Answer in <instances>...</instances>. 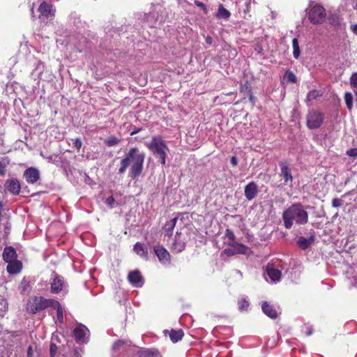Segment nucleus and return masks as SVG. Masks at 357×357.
Returning a JSON list of instances; mask_svg holds the SVG:
<instances>
[{"label":"nucleus","mask_w":357,"mask_h":357,"mask_svg":"<svg viewBox=\"0 0 357 357\" xmlns=\"http://www.w3.org/2000/svg\"><path fill=\"white\" fill-rule=\"evenodd\" d=\"M145 154L140 152L137 148H132L126 153V157L121 161L119 174H123L131 164L129 171L130 176L135 178L138 177L143 169Z\"/></svg>","instance_id":"nucleus-1"},{"label":"nucleus","mask_w":357,"mask_h":357,"mask_svg":"<svg viewBox=\"0 0 357 357\" xmlns=\"http://www.w3.org/2000/svg\"><path fill=\"white\" fill-rule=\"evenodd\" d=\"M282 220L286 229L292 227L294 223L305 225L308 221V213L299 203L294 204L282 213Z\"/></svg>","instance_id":"nucleus-2"},{"label":"nucleus","mask_w":357,"mask_h":357,"mask_svg":"<svg viewBox=\"0 0 357 357\" xmlns=\"http://www.w3.org/2000/svg\"><path fill=\"white\" fill-rule=\"evenodd\" d=\"M147 147L155 155L160 158V162L165 164V158L168 147L160 137H153L150 142L146 143Z\"/></svg>","instance_id":"nucleus-3"},{"label":"nucleus","mask_w":357,"mask_h":357,"mask_svg":"<svg viewBox=\"0 0 357 357\" xmlns=\"http://www.w3.org/2000/svg\"><path fill=\"white\" fill-rule=\"evenodd\" d=\"M53 299H46L41 296L30 298L26 304V310L29 312L35 314L49 307Z\"/></svg>","instance_id":"nucleus-4"},{"label":"nucleus","mask_w":357,"mask_h":357,"mask_svg":"<svg viewBox=\"0 0 357 357\" xmlns=\"http://www.w3.org/2000/svg\"><path fill=\"white\" fill-rule=\"evenodd\" d=\"M309 19L313 24H321L326 19L325 9L320 5L313 6L309 11Z\"/></svg>","instance_id":"nucleus-5"},{"label":"nucleus","mask_w":357,"mask_h":357,"mask_svg":"<svg viewBox=\"0 0 357 357\" xmlns=\"http://www.w3.org/2000/svg\"><path fill=\"white\" fill-rule=\"evenodd\" d=\"M324 121L322 113L312 110L309 112L307 116V126L310 129H316L321 126Z\"/></svg>","instance_id":"nucleus-6"},{"label":"nucleus","mask_w":357,"mask_h":357,"mask_svg":"<svg viewBox=\"0 0 357 357\" xmlns=\"http://www.w3.org/2000/svg\"><path fill=\"white\" fill-rule=\"evenodd\" d=\"M38 11L40 13L39 18L43 22L52 18L54 15L52 6L46 2H43L40 5Z\"/></svg>","instance_id":"nucleus-7"},{"label":"nucleus","mask_w":357,"mask_h":357,"mask_svg":"<svg viewBox=\"0 0 357 357\" xmlns=\"http://www.w3.org/2000/svg\"><path fill=\"white\" fill-rule=\"evenodd\" d=\"M186 242V236L181 232H176V235L172 242V248L176 252H180L184 250Z\"/></svg>","instance_id":"nucleus-8"},{"label":"nucleus","mask_w":357,"mask_h":357,"mask_svg":"<svg viewBox=\"0 0 357 357\" xmlns=\"http://www.w3.org/2000/svg\"><path fill=\"white\" fill-rule=\"evenodd\" d=\"M74 336L78 342H86L89 339V331L84 325H79L74 329Z\"/></svg>","instance_id":"nucleus-9"},{"label":"nucleus","mask_w":357,"mask_h":357,"mask_svg":"<svg viewBox=\"0 0 357 357\" xmlns=\"http://www.w3.org/2000/svg\"><path fill=\"white\" fill-rule=\"evenodd\" d=\"M128 279L130 283L135 287H141L144 284V280L141 273L137 270L130 272Z\"/></svg>","instance_id":"nucleus-10"},{"label":"nucleus","mask_w":357,"mask_h":357,"mask_svg":"<svg viewBox=\"0 0 357 357\" xmlns=\"http://www.w3.org/2000/svg\"><path fill=\"white\" fill-rule=\"evenodd\" d=\"M266 273L271 282H277L280 280L281 271L273 264H268Z\"/></svg>","instance_id":"nucleus-11"},{"label":"nucleus","mask_w":357,"mask_h":357,"mask_svg":"<svg viewBox=\"0 0 357 357\" xmlns=\"http://www.w3.org/2000/svg\"><path fill=\"white\" fill-rule=\"evenodd\" d=\"M154 252L159 261L163 264H168L170 262V255L167 250L162 246H155Z\"/></svg>","instance_id":"nucleus-12"},{"label":"nucleus","mask_w":357,"mask_h":357,"mask_svg":"<svg viewBox=\"0 0 357 357\" xmlns=\"http://www.w3.org/2000/svg\"><path fill=\"white\" fill-rule=\"evenodd\" d=\"M24 176L27 183H35L40 178V172L39 171L33 167H29L25 170L24 173Z\"/></svg>","instance_id":"nucleus-13"},{"label":"nucleus","mask_w":357,"mask_h":357,"mask_svg":"<svg viewBox=\"0 0 357 357\" xmlns=\"http://www.w3.org/2000/svg\"><path fill=\"white\" fill-rule=\"evenodd\" d=\"M51 291L54 294H58L61 292L66 286L63 278L61 276H55L50 282Z\"/></svg>","instance_id":"nucleus-14"},{"label":"nucleus","mask_w":357,"mask_h":357,"mask_svg":"<svg viewBox=\"0 0 357 357\" xmlns=\"http://www.w3.org/2000/svg\"><path fill=\"white\" fill-rule=\"evenodd\" d=\"M261 308L263 312L271 319H275L278 316V312L276 309L270 303L264 301L261 304Z\"/></svg>","instance_id":"nucleus-15"},{"label":"nucleus","mask_w":357,"mask_h":357,"mask_svg":"<svg viewBox=\"0 0 357 357\" xmlns=\"http://www.w3.org/2000/svg\"><path fill=\"white\" fill-rule=\"evenodd\" d=\"M257 192V185L254 182L248 183L245 188V196L248 200L253 199Z\"/></svg>","instance_id":"nucleus-16"},{"label":"nucleus","mask_w":357,"mask_h":357,"mask_svg":"<svg viewBox=\"0 0 357 357\" xmlns=\"http://www.w3.org/2000/svg\"><path fill=\"white\" fill-rule=\"evenodd\" d=\"M3 258L7 263L13 262L17 260V253L15 249L12 247L5 248L3 252Z\"/></svg>","instance_id":"nucleus-17"},{"label":"nucleus","mask_w":357,"mask_h":357,"mask_svg":"<svg viewBox=\"0 0 357 357\" xmlns=\"http://www.w3.org/2000/svg\"><path fill=\"white\" fill-rule=\"evenodd\" d=\"M7 189L13 195H17L20 192V184L17 179H10L6 183Z\"/></svg>","instance_id":"nucleus-18"},{"label":"nucleus","mask_w":357,"mask_h":357,"mask_svg":"<svg viewBox=\"0 0 357 357\" xmlns=\"http://www.w3.org/2000/svg\"><path fill=\"white\" fill-rule=\"evenodd\" d=\"M133 250L135 252V253L138 255L140 257L146 260L149 259L148 250L144 244L137 242L134 245Z\"/></svg>","instance_id":"nucleus-19"},{"label":"nucleus","mask_w":357,"mask_h":357,"mask_svg":"<svg viewBox=\"0 0 357 357\" xmlns=\"http://www.w3.org/2000/svg\"><path fill=\"white\" fill-rule=\"evenodd\" d=\"M22 269V263L18 261H13V262H8L6 268L7 271L10 274H17Z\"/></svg>","instance_id":"nucleus-20"},{"label":"nucleus","mask_w":357,"mask_h":357,"mask_svg":"<svg viewBox=\"0 0 357 357\" xmlns=\"http://www.w3.org/2000/svg\"><path fill=\"white\" fill-rule=\"evenodd\" d=\"M281 167V176L283 177L284 180V183L288 184L289 183H291L293 181V177L291 173L289 171V168L287 165L284 163L280 164Z\"/></svg>","instance_id":"nucleus-21"},{"label":"nucleus","mask_w":357,"mask_h":357,"mask_svg":"<svg viewBox=\"0 0 357 357\" xmlns=\"http://www.w3.org/2000/svg\"><path fill=\"white\" fill-rule=\"evenodd\" d=\"M314 237L313 236L307 238L303 236H300L297 241L298 245L303 250L308 248L313 243Z\"/></svg>","instance_id":"nucleus-22"},{"label":"nucleus","mask_w":357,"mask_h":357,"mask_svg":"<svg viewBox=\"0 0 357 357\" xmlns=\"http://www.w3.org/2000/svg\"><path fill=\"white\" fill-rule=\"evenodd\" d=\"M50 307L56 310L57 320L62 323L63 321V310L61 304L57 301L53 299Z\"/></svg>","instance_id":"nucleus-23"},{"label":"nucleus","mask_w":357,"mask_h":357,"mask_svg":"<svg viewBox=\"0 0 357 357\" xmlns=\"http://www.w3.org/2000/svg\"><path fill=\"white\" fill-rule=\"evenodd\" d=\"M229 246L232 247L233 249H234V250L236 255H245L247 254L249 250L248 247L238 242L232 243V244L230 245Z\"/></svg>","instance_id":"nucleus-24"},{"label":"nucleus","mask_w":357,"mask_h":357,"mask_svg":"<svg viewBox=\"0 0 357 357\" xmlns=\"http://www.w3.org/2000/svg\"><path fill=\"white\" fill-rule=\"evenodd\" d=\"M177 220H178V218H174L170 220L169 221H168L165 224V225L163 228V230H164V232L165 233L166 236H168L169 237L172 235V231L176 225Z\"/></svg>","instance_id":"nucleus-25"},{"label":"nucleus","mask_w":357,"mask_h":357,"mask_svg":"<svg viewBox=\"0 0 357 357\" xmlns=\"http://www.w3.org/2000/svg\"><path fill=\"white\" fill-rule=\"evenodd\" d=\"M139 357H161L160 353L156 350L144 349L139 351Z\"/></svg>","instance_id":"nucleus-26"},{"label":"nucleus","mask_w":357,"mask_h":357,"mask_svg":"<svg viewBox=\"0 0 357 357\" xmlns=\"http://www.w3.org/2000/svg\"><path fill=\"white\" fill-rule=\"evenodd\" d=\"M236 242V241H235V235L234 232L231 230L227 229L225 234V243L230 245L232 244V243Z\"/></svg>","instance_id":"nucleus-27"},{"label":"nucleus","mask_w":357,"mask_h":357,"mask_svg":"<svg viewBox=\"0 0 357 357\" xmlns=\"http://www.w3.org/2000/svg\"><path fill=\"white\" fill-rule=\"evenodd\" d=\"M231 14L229 10L223 7L222 5H220L217 13V17L221 19H227L230 17Z\"/></svg>","instance_id":"nucleus-28"},{"label":"nucleus","mask_w":357,"mask_h":357,"mask_svg":"<svg viewBox=\"0 0 357 357\" xmlns=\"http://www.w3.org/2000/svg\"><path fill=\"white\" fill-rule=\"evenodd\" d=\"M183 335V333L181 330L172 331L169 334L170 339L173 342H177L178 340H181Z\"/></svg>","instance_id":"nucleus-29"},{"label":"nucleus","mask_w":357,"mask_h":357,"mask_svg":"<svg viewBox=\"0 0 357 357\" xmlns=\"http://www.w3.org/2000/svg\"><path fill=\"white\" fill-rule=\"evenodd\" d=\"M293 46V55L295 59H298L300 56V48L298 41L296 38H294L292 40Z\"/></svg>","instance_id":"nucleus-30"},{"label":"nucleus","mask_w":357,"mask_h":357,"mask_svg":"<svg viewBox=\"0 0 357 357\" xmlns=\"http://www.w3.org/2000/svg\"><path fill=\"white\" fill-rule=\"evenodd\" d=\"M30 287V282L26 278H23L19 285L21 294H24Z\"/></svg>","instance_id":"nucleus-31"},{"label":"nucleus","mask_w":357,"mask_h":357,"mask_svg":"<svg viewBox=\"0 0 357 357\" xmlns=\"http://www.w3.org/2000/svg\"><path fill=\"white\" fill-rule=\"evenodd\" d=\"M344 100L347 108L351 110L353 107V96L351 93L347 92L344 95Z\"/></svg>","instance_id":"nucleus-32"},{"label":"nucleus","mask_w":357,"mask_h":357,"mask_svg":"<svg viewBox=\"0 0 357 357\" xmlns=\"http://www.w3.org/2000/svg\"><path fill=\"white\" fill-rule=\"evenodd\" d=\"M120 139L116 137H110L105 140V144L108 146H113L118 144Z\"/></svg>","instance_id":"nucleus-33"},{"label":"nucleus","mask_w":357,"mask_h":357,"mask_svg":"<svg viewBox=\"0 0 357 357\" xmlns=\"http://www.w3.org/2000/svg\"><path fill=\"white\" fill-rule=\"evenodd\" d=\"M284 79H286L289 82L296 83V77L294 73L291 71L286 72L284 75Z\"/></svg>","instance_id":"nucleus-34"},{"label":"nucleus","mask_w":357,"mask_h":357,"mask_svg":"<svg viewBox=\"0 0 357 357\" xmlns=\"http://www.w3.org/2000/svg\"><path fill=\"white\" fill-rule=\"evenodd\" d=\"M249 306V303L245 299H241L238 302V307L241 310H245Z\"/></svg>","instance_id":"nucleus-35"},{"label":"nucleus","mask_w":357,"mask_h":357,"mask_svg":"<svg viewBox=\"0 0 357 357\" xmlns=\"http://www.w3.org/2000/svg\"><path fill=\"white\" fill-rule=\"evenodd\" d=\"M105 204L109 207V208H114L115 206V200L112 196L109 197L105 200Z\"/></svg>","instance_id":"nucleus-36"},{"label":"nucleus","mask_w":357,"mask_h":357,"mask_svg":"<svg viewBox=\"0 0 357 357\" xmlns=\"http://www.w3.org/2000/svg\"><path fill=\"white\" fill-rule=\"evenodd\" d=\"M342 205V200L339 198H334L332 200V206L335 208L340 207Z\"/></svg>","instance_id":"nucleus-37"},{"label":"nucleus","mask_w":357,"mask_h":357,"mask_svg":"<svg viewBox=\"0 0 357 357\" xmlns=\"http://www.w3.org/2000/svg\"><path fill=\"white\" fill-rule=\"evenodd\" d=\"M234 249H233L232 247L229 246V248H225L223 251V253L225 254L227 256H233V255H235L236 253L234 250Z\"/></svg>","instance_id":"nucleus-38"},{"label":"nucleus","mask_w":357,"mask_h":357,"mask_svg":"<svg viewBox=\"0 0 357 357\" xmlns=\"http://www.w3.org/2000/svg\"><path fill=\"white\" fill-rule=\"evenodd\" d=\"M319 96V92L318 91L314 90L310 91L307 95V99L308 100H312L316 98L317 96Z\"/></svg>","instance_id":"nucleus-39"},{"label":"nucleus","mask_w":357,"mask_h":357,"mask_svg":"<svg viewBox=\"0 0 357 357\" xmlns=\"http://www.w3.org/2000/svg\"><path fill=\"white\" fill-rule=\"evenodd\" d=\"M350 82L353 87H357V73L351 75Z\"/></svg>","instance_id":"nucleus-40"},{"label":"nucleus","mask_w":357,"mask_h":357,"mask_svg":"<svg viewBox=\"0 0 357 357\" xmlns=\"http://www.w3.org/2000/svg\"><path fill=\"white\" fill-rule=\"evenodd\" d=\"M347 155L350 157H357V148L351 149L347 151Z\"/></svg>","instance_id":"nucleus-41"},{"label":"nucleus","mask_w":357,"mask_h":357,"mask_svg":"<svg viewBox=\"0 0 357 357\" xmlns=\"http://www.w3.org/2000/svg\"><path fill=\"white\" fill-rule=\"evenodd\" d=\"M195 3L197 6L201 8L202 9H203V10L204 11L205 13H207V9L205 6V5L202 3V2H200L199 1H195Z\"/></svg>","instance_id":"nucleus-42"},{"label":"nucleus","mask_w":357,"mask_h":357,"mask_svg":"<svg viewBox=\"0 0 357 357\" xmlns=\"http://www.w3.org/2000/svg\"><path fill=\"white\" fill-rule=\"evenodd\" d=\"M74 145L77 149H78V150L80 149V148L82 147V141L80 140V139H79V138L75 139V142H74Z\"/></svg>","instance_id":"nucleus-43"},{"label":"nucleus","mask_w":357,"mask_h":357,"mask_svg":"<svg viewBox=\"0 0 357 357\" xmlns=\"http://www.w3.org/2000/svg\"><path fill=\"white\" fill-rule=\"evenodd\" d=\"M6 173V165L0 162V176L5 175Z\"/></svg>","instance_id":"nucleus-44"},{"label":"nucleus","mask_w":357,"mask_h":357,"mask_svg":"<svg viewBox=\"0 0 357 357\" xmlns=\"http://www.w3.org/2000/svg\"><path fill=\"white\" fill-rule=\"evenodd\" d=\"M123 344H124V342L121 341V340H119L117 342H116L114 344H113V349H117L119 348L120 346H121Z\"/></svg>","instance_id":"nucleus-45"},{"label":"nucleus","mask_w":357,"mask_h":357,"mask_svg":"<svg viewBox=\"0 0 357 357\" xmlns=\"http://www.w3.org/2000/svg\"><path fill=\"white\" fill-rule=\"evenodd\" d=\"M231 163L233 166L237 165L238 160L235 156H232L231 158Z\"/></svg>","instance_id":"nucleus-46"},{"label":"nucleus","mask_w":357,"mask_h":357,"mask_svg":"<svg viewBox=\"0 0 357 357\" xmlns=\"http://www.w3.org/2000/svg\"><path fill=\"white\" fill-rule=\"evenodd\" d=\"M32 355H33V351H32L31 347H29L28 348V351H27V356L28 357H32Z\"/></svg>","instance_id":"nucleus-47"},{"label":"nucleus","mask_w":357,"mask_h":357,"mask_svg":"<svg viewBox=\"0 0 357 357\" xmlns=\"http://www.w3.org/2000/svg\"><path fill=\"white\" fill-rule=\"evenodd\" d=\"M206 43H207V44H208V45H211V44H212V43H213V39H212V38H211V37H210V36H208V37L206 38Z\"/></svg>","instance_id":"nucleus-48"},{"label":"nucleus","mask_w":357,"mask_h":357,"mask_svg":"<svg viewBox=\"0 0 357 357\" xmlns=\"http://www.w3.org/2000/svg\"><path fill=\"white\" fill-rule=\"evenodd\" d=\"M351 30L356 35H357V24L351 26Z\"/></svg>","instance_id":"nucleus-49"},{"label":"nucleus","mask_w":357,"mask_h":357,"mask_svg":"<svg viewBox=\"0 0 357 357\" xmlns=\"http://www.w3.org/2000/svg\"><path fill=\"white\" fill-rule=\"evenodd\" d=\"M54 347H55V346H53L52 344L51 345L50 351H51L52 354L53 353V351L54 350Z\"/></svg>","instance_id":"nucleus-50"},{"label":"nucleus","mask_w":357,"mask_h":357,"mask_svg":"<svg viewBox=\"0 0 357 357\" xmlns=\"http://www.w3.org/2000/svg\"><path fill=\"white\" fill-rule=\"evenodd\" d=\"M31 12L33 13V8H31Z\"/></svg>","instance_id":"nucleus-51"}]
</instances>
